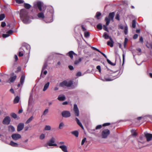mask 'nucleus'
<instances>
[{
  "mask_svg": "<svg viewBox=\"0 0 152 152\" xmlns=\"http://www.w3.org/2000/svg\"><path fill=\"white\" fill-rule=\"evenodd\" d=\"M45 12L39 11L38 14L39 19L41 20L46 23H50L53 21V15L54 10L51 6L48 9V12L45 15Z\"/></svg>",
  "mask_w": 152,
  "mask_h": 152,
  "instance_id": "f257e3e1",
  "label": "nucleus"
},
{
  "mask_svg": "<svg viewBox=\"0 0 152 152\" xmlns=\"http://www.w3.org/2000/svg\"><path fill=\"white\" fill-rule=\"evenodd\" d=\"M20 17L23 22L25 24H28L31 21V18L28 15V12L25 9L20 10Z\"/></svg>",
  "mask_w": 152,
  "mask_h": 152,
  "instance_id": "f03ea898",
  "label": "nucleus"
},
{
  "mask_svg": "<svg viewBox=\"0 0 152 152\" xmlns=\"http://www.w3.org/2000/svg\"><path fill=\"white\" fill-rule=\"evenodd\" d=\"M52 59V57L50 56H49L47 59L45 60V61L44 64L42 66L41 75L40 76V77H44L45 75H46L47 73V71L45 70L48 66V61Z\"/></svg>",
  "mask_w": 152,
  "mask_h": 152,
  "instance_id": "7ed1b4c3",
  "label": "nucleus"
},
{
  "mask_svg": "<svg viewBox=\"0 0 152 152\" xmlns=\"http://www.w3.org/2000/svg\"><path fill=\"white\" fill-rule=\"evenodd\" d=\"M108 71L109 73L112 74L111 76H112V78H107L105 77L102 80L104 81H112L113 80L118 77L120 76L119 75H115V72H113V71L109 69H108Z\"/></svg>",
  "mask_w": 152,
  "mask_h": 152,
  "instance_id": "20e7f679",
  "label": "nucleus"
},
{
  "mask_svg": "<svg viewBox=\"0 0 152 152\" xmlns=\"http://www.w3.org/2000/svg\"><path fill=\"white\" fill-rule=\"evenodd\" d=\"M47 6L43 2L41 1H39L38 2V9L39 12H45Z\"/></svg>",
  "mask_w": 152,
  "mask_h": 152,
  "instance_id": "39448f33",
  "label": "nucleus"
},
{
  "mask_svg": "<svg viewBox=\"0 0 152 152\" xmlns=\"http://www.w3.org/2000/svg\"><path fill=\"white\" fill-rule=\"evenodd\" d=\"M114 15L115 13L114 12H111L109 14L108 18L107 17H106L105 18V20L106 22V24L107 26L109 24L110 20L113 21V20Z\"/></svg>",
  "mask_w": 152,
  "mask_h": 152,
  "instance_id": "423d86ee",
  "label": "nucleus"
},
{
  "mask_svg": "<svg viewBox=\"0 0 152 152\" xmlns=\"http://www.w3.org/2000/svg\"><path fill=\"white\" fill-rule=\"evenodd\" d=\"M25 57V59L26 60L25 63H27L26 61H27L26 59V57L27 54L26 53V51L25 50V49L23 47H21L19 50V56L22 57L23 56Z\"/></svg>",
  "mask_w": 152,
  "mask_h": 152,
  "instance_id": "0eeeda50",
  "label": "nucleus"
},
{
  "mask_svg": "<svg viewBox=\"0 0 152 152\" xmlns=\"http://www.w3.org/2000/svg\"><path fill=\"white\" fill-rule=\"evenodd\" d=\"M24 48L25 50H26V53L27 54L26 59V62H27L29 59V54L30 53V51L31 49L30 46L29 45L26 44L25 46H22Z\"/></svg>",
  "mask_w": 152,
  "mask_h": 152,
  "instance_id": "6e6552de",
  "label": "nucleus"
},
{
  "mask_svg": "<svg viewBox=\"0 0 152 152\" xmlns=\"http://www.w3.org/2000/svg\"><path fill=\"white\" fill-rule=\"evenodd\" d=\"M56 145L57 144L55 143V141L53 138H52L45 145V146L47 147L48 148H49L48 146H56Z\"/></svg>",
  "mask_w": 152,
  "mask_h": 152,
  "instance_id": "1a4fd4ad",
  "label": "nucleus"
},
{
  "mask_svg": "<svg viewBox=\"0 0 152 152\" xmlns=\"http://www.w3.org/2000/svg\"><path fill=\"white\" fill-rule=\"evenodd\" d=\"M110 131L108 129H104L103 130L102 133V137L103 138H106L110 134Z\"/></svg>",
  "mask_w": 152,
  "mask_h": 152,
  "instance_id": "9d476101",
  "label": "nucleus"
},
{
  "mask_svg": "<svg viewBox=\"0 0 152 152\" xmlns=\"http://www.w3.org/2000/svg\"><path fill=\"white\" fill-rule=\"evenodd\" d=\"M145 139V135H141L139 136V138L137 139L138 142L142 144H144L146 142Z\"/></svg>",
  "mask_w": 152,
  "mask_h": 152,
  "instance_id": "9b49d317",
  "label": "nucleus"
},
{
  "mask_svg": "<svg viewBox=\"0 0 152 152\" xmlns=\"http://www.w3.org/2000/svg\"><path fill=\"white\" fill-rule=\"evenodd\" d=\"M145 137L146 139V141L149 142L152 140V134L145 132L144 133Z\"/></svg>",
  "mask_w": 152,
  "mask_h": 152,
  "instance_id": "f8f14e48",
  "label": "nucleus"
},
{
  "mask_svg": "<svg viewBox=\"0 0 152 152\" xmlns=\"http://www.w3.org/2000/svg\"><path fill=\"white\" fill-rule=\"evenodd\" d=\"M73 110L75 116H78L79 115V112L78 108L76 104L74 105Z\"/></svg>",
  "mask_w": 152,
  "mask_h": 152,
  "instance_id": "ddd939ff",
  "label": "nucleus"
},
{
  "mask_svg": "<svg viewBox=\"0 0 152 152\" xmlns=\"http://www.w3.org/2000/svg\"><path fill=\"white\" fill-rule=\"evenodd\" d=\"M10 117L9 116H7L4 119L2 123L4 124L8 125L10 123Z\"/></svg>",
  "mask_w": 152,
  "mask_h": 152,
  "instance_id": "4468645a",
  "label": "nucleus"
},
{
  "mask_svg": "<svg viewBox=\"0 0 152 152\" xmlns=\"http://www.w3.org/2000/svg\"><path fill=\"white\" fill-rule=\"evenodd\" d=\"M12 139L14 140H17L21 138V136L18 134H14L12 135Z\"/></svg>",
  "mask_w": 152,
  "mask_h": 152,
  "instance_id": "2eb2a0df",
  "label": "nucleus"
},
{
  "mask_svg": "<svg viewBox=\"0 0 152 152\" xmlns=\"http://www.w3.org/2000/svg\"><path fill=\"white\" fill-rule=\"evenodd\" d=\"M61 115L63 117L65 118L69 117L71 115L70 112L67 111H63L61 113Z\"/></svg>",
  "mask_w": 152,
  "mask_h": 152,
  "instance_id": "dca6fc26",
  "label": "nucleus"
},
{
  "mask_svg": "<svg viewBox=\"0 0 152 152\" xmlns=\"http://www.w3.org/2000/svg\"><path fill=\"white\" fill-rule=\"evenodd\" d=\"M66 86L68 87H71L72 88H75L77 85V84L75 85V86L72 85L73 84V82L71 80H70L69 81H66Z\"/></svg>",
  "mask_w": 152,
  "mask_h": 152,
  "instance_id": "f3484780",
  "label": "nucleus"
},
{
  "mask_svg": "<svg viewBox=\"0 0 152 152\" xmlns=\"http://www.w3.org/2000/svg\"><path fill=\"white\" fill-rule=\"evenodd\" d=\"M24 127V124L23 123L19 124L17 126V130L18 132H20L22 130Z\"/></svg>",
  "mask_w": 152,
  "mask_h": 152,
  "instance_id": "a211bd4d",
  "label": "nucleus"
},
{
  "mask_svg": "<svg viewBox=\"0 0 152 152\" xmlns=\"http://www.w3.org/2000/svg\"><path fill=\"white\" fill-rule=\"evenodd\" d=\"M66 55L69 56L71 59L73 58V55H77V54L75 53L73 51H70L66 54Z\"/></svg>",
  "mask_w": 152,
  "mask_h": 152,
  "instance_id": "6ab92c4d",
  "label": "nucleus"
},
{
  "mask_svg": "<svg viewBox=\"0 0 152 152\" xmlns=\"http://www.w3.org/2000/svg\"><path fill=\"white\" fill-rule=\"evenodd\" d=\"M59 148H61L62 151L64 152H68L67 148L66 145H60Z\"/></svg>",
  "mask_w": 152,
  "mask_h": 152,
  "instance_id": "aec40b11",
  "label": "nucleus"
},
{
  "mask_svg": "<svg viewBox=\"0 0 152 152\" xmlns=\"http://www.w3.org/2000/svg\"><path fill=\"white\" fill-rule=\"evenodd\" d=\"M110 41H108L107 42V45L110 46L111 47H112L113 46L114 42L111 37L110 38Z\"/></svg>",
  "mask_w": 152,
  "mask_h": 152,
  "instance_id": "412c9836",
  "label": "nucleus"
},
{
  "mask_svg": "<svg viewBox=\"0 0 152 152\" xmlns=\"http://www.w3.org/2000/svg\"><path fill=\"white\" fill-rule=\"evenodd\" d=\"M14 75V73H12V75L13 76L11 77L9 79L10 82L11 83H12L14 82L16 78V75Z\"/></svg>",
  "mask_w": 152,
  "mask_h": 152,
  "instance_id": "4be33fe9",
  "label": "nucleus"
},
{
  "mask_svg": "<svg viewBox=\"0 0 152 152\" xmlns=\"http://www.w3.org/2000/svg\"><path fill=\"white\" fill-rule=\"evenodd\" d=\"M65 97L64 95H60L58 96V99L59 101H64L65 99Z\"/></svg>",
  "mask_w": 152,
  "mask_h": 152,
  "instance_id": "5701e85b",
  "label": "nucleus"
},
{
  "mask_svg": "<svg viewBox=\"0 0 152 152\" xmlns=\"http://www.w3.org/2000/svg\"><path fill=\"white\" fill-rule=\"evenodd\" d=\"M9 144L12 146L15 147H18V143L12 141H11Z\"/></svg>",
  "mask_w": 152,
  "mask_h": 152,
  "instance_id": "b1692460",
  "label": "nucleus"
},
{
  "mask_svg": "<svg viewBox=\"0 0 152 152\" xmlns=\"http://www.w3.org/2000/svg\"><path fill=\"white\" fill-rule=\"evenodd\" d=\"M25 75H23L21 76L20 79V83L22 85H23L24 83L25 79Z\"/></svg>",
  "mask_w": 152,
  "mask_h": 152,
  "instance_id": "393cba45",
  "label": "nucleus"
},
{
  "mask_svg": "<svg viewBox=\"0 0 152 152\" xmlns=\"http://www.w3.org/2000/svg\"><path fill=\"white\" fill-rule=\"evenodd\" d=\"M50 85V82H48L46 84H45L44 85L43 89V91H45L46 90H47V89L48 88L49 86Z\"/></svg>",
  "mask_w": 152,
  "mask_h": 152,
  "instance_id": "a878e982",
  "label": "nucleus"
},
{
  "mask_svg": "<svg viewBox=\"0 0 152 152\" xmlns=\"http://www.w3.org/2000/svg\"><path fill=\"white\" fill-rule=\"evenodd\" d=\"M8 130L10 132H13L15 131V129L13 126L10 125L8 126Z\"/></svg>",
  "mask_w": 152,
  "mask_h": 152,
  "instance_id": "bb28decb",
  "label": "nucleus"
},
{
  "mask_svg": "<svg viewBox=\"0 0 152 152\" xmlns=\"http://www.w3.org/2000/svg\"><path fill=\"white\" fill-rule=\"evenodd\" d=\"M33 7L37 10L38 8V1L34 2L33 3Z\"/></svg>",
  "mask_w": 152,
  "mask_h": 152,
  "instance_id": "cd10ccee",
  "label": "nucleus"
},
{
  "mask_svg": "<svg viewBox=\"0 0 152 152\" xmlns=\"http://www.w3.org/2000/svg\"><path fill=\"white\" fill-rule=\"evenodd\" d=\"M72 134L75 136L76 137H78L79 134V132L77 131H75L71 132Z\"/></svg>",
  "mask_w": 152,
  "mask_h": 152,
  "instance_id": "c85d7f7f",
  "label": "nucleus"
},
{
  "mask_svg": "<svg viewBox=\"0 0 152 152\" xmlns=\"http://www.w3.org/2000/svg\"><path fill=\"white\" fill-rule=\"evenodd\" d=\"M66 80H64L60 83V86L62 87H64L66 86Z\"/></svg>",
  "mask_w": 152,
  "mask_h": 152,
  "instance_id": "c756f323",
  "label": "nucleus"
},
{
  "mask_svg": "<svg viewBox=\"0 0 152 152\" xmlns=\"http://www.w3.org/2000/svg\"><path fill=\"white\" fill-rule=\"evenodd\" d=\"M82 58H80L78 60H75L74 62V64L77 65L79 64L82 61Z\"/></svg>",
  "mask_w": 152,
  "mask_h": 152,
  "instance_id": "7c9ffc66",
  "label": "nucleus"
},
{
  "mask_svg": "<svg viewBox=\"0 0 152 152\" xmlns=\"http://www.w3.org/2000/svg\"><path fill=\"white\" fill-rule=\"evenodd\" d=\"M103 37H104V38L105 39H110V38L111 37H110L107 34L106 32H104V33L103 35Z\"/></svg>",
  "mask_w": 152,
  "mask_h": 152,
  "instance_id": "2f4dec72",
  "label": "nucleus"
},
{
  "mask_svg": "<svg viewBox=\"0 0 152 152\" xmlns=\"http://www.w3.org/2000/svg\"><path fill=\"white\" fill-rule=\"evenodd\" d=\"M131 132L133 136L136 137L137 136V133L136 132L135 130L133 129H132L131 130Z\"/></svg>",
  "mask_w": 152,
  "mask_h": 152,
  "instance_id": "473e14b6",
  "label": "nucleus"
},
{
  "mask_svg": "<svg viewBox=\"0 0 152 152\" xmlns=\"http://www.w3.org/2000/svg\"><path fill=\"white\" fill-rule=\"evenodd\" d=\"M124 32L125 34L126 35L128 33V28L127 25L124 27Z\"/></svg>",
  "mask_w": 152,
  "mask_h": 152,
  "instance_id": "72a5a7b5",
  "label": "nucleus"
},
{
  "mask_svg": "<svg viewBox=\"0 0 152 152\" xmlns=\"http://www.w3.org/2000/svg\"><path fill=\"white\" fill-rule=\"evenodd\" d=\"M19 100H20L19 97L18 96H16L14 99V103H18L19 102Z\"/></svg>",
  "mask_w": 152,
  "mask_h": 152,
  "instance_id": "f704fd0d",
  "label": "nucleus"
},
{
  "mask_svg": "<svg viewBox=\"0 0 152 152\" xmlns=\"http://www.w3.org/2000/svg\"><path fill=\"white\" fill-rule=\"evenodd\" d=\"M33 118V116H31L27 120L26 122V124H28L32 120Z\"/></svg>",
  "mask_w": 152,
  "mask_h": 152,
  "instance_id": "c9c22d12",
  "label": "nucleus"
},
{
  "mask_svg": "<svg viewBox=\"0 0 152 152\" xmlns=\"http://www.w3.org/2000/svg\"><path fill=\"white\" fill-rule=\"evenodd\" d=\"M51 129V127L50 125H46L45 126L44 130L46 131H50Z\"/></svg>",
  "mask_w": 152,
  "mask_h": 152,
  "instance_id": "e433bc0d",
  "label": "nucleus"
},
{
  "mask_svg": "<svg viewBox=\"0 0 152 152\" xmlns=\"http://www.w3.org/2000/svg\"><path fill=\"white\" fill-rule=\"evenodd\" d=\"M24 6L27 9H29L31 7L30 4L27 3H25L24 4Z\"/></svg>",
  "mask_w": 152,
  "mask_h": 152,
  "instance_id": "4c0bfd02",
  "label": "nucleus"
},
{
  "mask_svg": "<svg viewBox=\"0 0 152 152\" xmlns=\"http://www.w3.org/2000/svg\"><path fill=\"white\" fill-rule=\"evenodd\" d=\"M49 110L48 108H47L44 111L42 115V116L43 115H45L48 113Z\"/></svg>",
  "mask_w": 152,
  "mask_h": 152,
  "instance_id": "58836bf2",
  "label": "nucleus"
},
{
  "mask_svg": "<svg viewBox=\"0 0 152 152\" xmlns=\"http://www.w3.org/2000/svg\"><path fill=\"white\" fill-rule=\"evenodd\" d=\"M136 26V21L135 20H134L132 21V28H135Z\"/></svg>",
  "mask_w": 152,
  "mask_h": 152,
  "instance_id": "ea45409f",
  "label": "nucleus"
},
{
  "mask_svg": "<svg viewBox=\"0 0 152 152\" xmlns=\"http://www.w3.org/2000/svg\"><path fill=\"white\" fill-rule=\"evenodd\" d=\"M101 14L99 12H97L96 15L95 17L98 20L99 19V17L101 15Z\"/></svg>",
  "mask_w": 152,
  "mask_h": 152,
  "instance_id": "a19ab883",
  "label": "nucleus"
},
{
  "mask_svg": "<svg viewBox=\"0 0 152 152\" xmlns=\"http://www.w3.org/2000/svg\"><path fill=\"white\" fill-rule=\"evenodd\" d=\"M32 100V96L31 95H30L28 101V105L29 107L30 106V103L31 102Z\"/></svg>",
  "mask_w": 152,
  "mask_h": 152,
  "instance_id": "79ce46f5",
  "label": "nucleus"
},
{
  "mask_svg": "<svg viewBox=\"0 0 152 152\" xmlns=\"http://www.w3.org/2000/svg\"><path fill=\"white\" fill-rule=\"evenodd\" d=\"M90 34L89 32L85 31L84 32V36L86 38H88L89 37Z\"/></svg>",
  "mask_w": 152,
  "mask_h": 152,
  "instance_id": "37998d69",
  "label": "nucleus"
},
{
  "mask_svg": "<svg viewBox=\"0 0 152 152\" xmlns=\"http://www.w3.org/2000/svg\"><path fill=\"white\" fill-rule=\"evenodd\" d=\"M107 62L110 64V65L112 66H115V64L114 63H113L109 59H108L107 58Z\"/></svg>",
  "mask_w": 152,
  "mask_h": 152,
  "instance_id": "c03bdc74",
  "label": "nucleus"
},
{
  "mask_svg": "<svg viewBox=\"0 0 152 152\" xmlns=\"http://www.w3.org/2000/svg\"><path fill=\"white\" fill-rule=\"evenodd\" d=\"M11 116L13 118L15 119L17 118V115L14 113H12L11 114Z\"/></svg>",
  "mask_w": 152,
  "mask_h": 152,
  "instance_id": "a18cd8bd",
  "label": "nucleus"
},
{
  "mask_svg": "<svg viewBox=\"0 0 152 152\" xmlns=\"http://www.w3.org/2000/svg\"><path fill=\"white\" fill-rule=\"evenodd\" d=\"M5 15L3 14L0 15V20H2L5 18Z\"/></svg>",
  "mask_w": 152,
  "mask_h": 152,
  "instance_id": "49530a36",
  "label": "nucleus"
},
{
  "mask_svg": "<svg viewBox=\"0 0 152 152\" xmlns=\"http://www.w3.org/2000/svg\"><path fill=\"white\" fill-rule=\"evenodd\" d=\"M15 1L17 3L19 4L23 3L24 2L23 0H15Z\"/></svg>",
  "mask_w": 152,
  "mask_h": 152,
  "instance_id": "de8ad7c7",
  "label": "nucleus"
},
{
  "mask_svg": "<svg viewBox=\"0 0 152 152\" xmlns=\"http://www.w3.org/2000/svg\"><path fill=\"white\" fill-rule=\"evenodd\" d=\"M97 28L99 30H101L102 29V26L101 24H99L97 25Z\"/></svg>",
  "mask_w": 152,
  "mask_h": 152,
  "instance_id": "09e8293b",
  "label": "nucleus"
},
{
  "mask_svg": "<svg viewBox=\"0 0 152 152\" xmlns=\"http://www.w3.org/2000/svg\"><path fill=\"white\" fill-rule=\"evenodd\" d=\"M64 126V124L63 122L61 123L59 126V128L60 129H61Z\"/></svg>",
  "mask_w": 152,
  "mask_h": 152,
  "instance_id": "8fccbe9b",
  "label": "nucleus"
},
{
  "mask_svg": "<svg viewBox=\"0 0 152 152\" xmlns=\"http://www.w3.org/2000/svg\"><path fill=\"white\" fill-rule=\"evenodd\" d=\"M45 138V134H42L39 136V139L41 140L44 139Z\"/></svg>",
  "mask_w": 152,
  "mask_h": 152,
  "instance_id": "3c124183",
  "label": "nucleus"
},
{
  "mask_svg": "<svg viewBox=\"0 0 152 152\" xmlns=\"http://www.w3.org/2000/svg\"><path fill=\"white\" fill-rule=\"evenodd\" d=\"M127 41H128V39H127V38H125V40H124V47L125 48L126 47Z\"/></svg>",
  "mask_w": 152,
  "mask_h": 152,
  "instance_id": "603ef678",
  "label": "nucleus"
},
{
  "mask_svg": "<svg viewBox=\"0 0 152 152\" xmlns=\"http://www.w3.org/2000/svg\"><path fill=\"white\" fill-rule=\"evenodd\" d=\"M115 19L118 20H120V15L118 13H117L115 17Z\"/></svg>",
  "mask_w": 152,
  "mask_h": 152,
  "instance_id": "864d4df0",
  "label": "nucleus"
},
{
  "mask_svg": "<svg viewBox=\"0 0 152 152\" xmlns=\"http://www.w3.org/2000/svg\"><path fill=\"white\" fill-rule=\"evenodd\" d=\"M103 28L105 31H106L108 32H109L108 30L107 29V27L105 25H103Z\"/></svg>",
  "mask_w": 152,
  "mask_h": 152,
  "instance_id": "5fc2aeb1",
  "label": "nucleus"
},
{
  "mask_svg": "<svg viewBox=\"0 0 152 152\" xmlns=\"http://www.w3.org/2000/svg\"><path fill=\"white\" fill-rule=\"evenodd\" d=\"M86 140V137H84V138L83 139L81 143L82 145H83L84 144Z\"/></svg>",
  "mask_w": 152,
  "mask_h": 152,
  "instance_id": "6e6d98bb",
  "label": "nucleus"
},
{
  "mask_svg": "<svg viewBox=\"0 0 152 152\" xmlns=\"http://www.w3.org/2000/svg\"><path fill=\"white\" fill-rule=\"evenodd\" d=\"M82 75V74L80 72H79L77 73L76 75V76L79 77L81 76Z\"/></svg>",
  "mask_w": 152,
  "mask_h": 152,
  "instance_id": "4d7b16f0",
  "label": "nucleus"
},
{
  "mask_svg": "<svg viewBox=\"0 0 152 152\" xmlns=\"http://www.w3.org/2000/svg\"><path fill=\"white\" fill-rule=\"evenodd\" d=\"M9 36V34L7 33L6 34H3L2 36L4 38H7Z\"/></svg>",
  "mask_w": 152,
  "mask_h": 152,
  "instance_id": "13d9d810",
  "label": "nucleus"
},
{
  "mask_svg": "<svg viewBox=\"0 0 152 152\" xmlns=\"http://www.w3.org/2000/svg\"><path fill=\"white\" fill-rule=\"evenodd\" d=\"M102 127V125H98L96 127V129H100Z\"/></svg>",
  "mask_w": 152,
  "mask_h": 152,
  "instance_id": "bf43d9fd",
  "label": "nucleus"
},
{
  "mask_svg": "<svg viewBox=\"0 0 152 152\" xmlns=\"http://www.w3.org/2000/svg\"><path fill=\"white\" fill-rule=\"evenodd\" d=\"M96 68L98 69L99 72H101V66L99 65H98L96 66Z\"/></svg>",
  "mask_w": 152,
  "mask_h": 152,
  "instance_id": "052dcab7",
  "label": "nucleus"
},
{
  "mask_svg": "<svg viewBox=\"0 0 152 152\" xmlns=\"http://www.w3.org/2000/svg\"><path fill=\"white\" fill-rule=\"evenodd\" d=\"M82 129H83L84 127L81 124V123L80 122L78 123L77 124Z\"/></svg>",
  "mask_w": 152,
  "mask_h": 152,
  "instance_id": "680f3d73",
  "label": "nucleus"
},
{
  "mask_svg": "<svg viewBox=\"0 0 152 152\" xmlns=\"http://www.w3.org/2000/svg\"><path fill=\"white\" fill-rule=\"evenodd\" d=\"M13 32V31L12 30H10L8 31L7 32V33L8 34H9V35L10 34H12Z\"/></svg>",
  "mask_w": 152,
  "mask_h": 152,
  "instance_id": "e2e57ef3",
  "label": "nucleus"
},
{
  "mask_svg": "<svg viewBox=\"0 0 152 152\" xmlns=\"http://www.w3.org/2000/svg\"><path fill=\"white\" fill-rule=\"evenodd\" d=\"M58 143V144L59 145H64L65 143L64 142H62V141L60 142H59Z\"/></svg>",
  "mask_w": 152,
  "mask_h": 152,
  "instance_id": "0e129e2a",
  "label": "nucleus"
},
{
  "mask_svg": "<svg viewBox=\"0 0 152 152\" xmlns=\"http://www.w3.org/2000/svg\"><path fill=\"white\" fill-rule=\"evenodd\" d=\"M118 27L121 29H124V26L122 24L119 25Z\"/></svg>",
  "mask_w": 152,
  "mask_h": 152,
  "instance_id": "69168bd1",
  "label": "nucleus"
},
{
  "mask_svg": "<svg viewBox=\"0 0 152 152\" xmlns=\"http://www.w3.org/2000/svg\"><path fill=\"white\" fill-rule=\"evenodd\" d=\"M138 37V35L137 34H135L134 35L133 38L134 39H136Z\"/></svg>",
  "mask_w": 152,
  "mask_h": 152,
  "instance_id": "338daca9",
  "label": "nucleus"
},
{
  "mask_svg": "<svg viewBox=\"0 0 152 152\" xmlns=\"http://www.w3.org/2000/svg\"><path fill=\"white\" fill-rule=\"evenodd\" d=\"M91 48L94 50H96L98 52H100V50L98 49L95 47H92Z\"/></svg>",
  "mask_w": 152,
  "mask_h": 152,
  "instance_id": "774afa93",
  "label": "nucleus"
}]
</instances>
